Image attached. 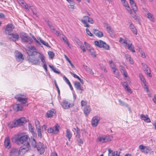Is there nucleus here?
Returning <instances> with one entry per match:
<instances>
[{
	"mask_svg": "<svg viewBox=\"0 0 156 156\" xmlns=\"http://www.w3.org/2000/svg\"><path fill=\"white\" fill-rule=\"evenodd\" d=\"M73 129L75 131V133H74L76 134V137L80 138V129L78 128L77 127H76V128H74Z\"/></svg>",
	"mask_w": 156,
	"mask_h": 156,
	"instance_id": "nucleus-27",
	"label": "nucleus"
},
{
	"mask_svg": "<svg viewBox=\"0 0 156 156\" xmlns=\"http://www.w3.org/2000/svg\"><path fill=\"white\" fill-rule=\"evenodd\" d=\"M93 31L94 34L98 37H101L103 36V34L102 32L95 29H94Z\"/></svg>",
	"mask_w": 156,
	"mask_h": 156,
	"instance_id": "nucleus-20",
	"label": "nucleus"
},
{
	"mask_svg": "<svg viewBox=\"0 0 156 156\" xmlns=\"http://www.w3.org/2000/svg\"><path fill=\"white\" fill-rule=\"evenodd\" d=\"M37 129V135L40 137L41 138H42V134H41V128H38Z\"/></svg>",
	"mask_w": 156,
	"mask_h": 156,
	"instance_id": "nucleus-43",
	"label": "nucleus"
},
{
	"mask_svg": "<svg viewBox=\"0 0 156 156\" xmlns=\"http://www.w3.org/2000/svg\"><path fill=\"white\" fill-rule=\"evenodd\" d=\"M20 37L23 42L29 44H31L32 43L33 41L32 38L26 33L21 34Z\"/></svg>",
	"mask_w": 156,
	"mask_h": 156,
	"instance_id": "nucleus-3",
	"label": "nucleus"
},
{
	"mask_svg": "<svg viewBox=\"0 0 156 156\" xmlns=\"http://www.w3.org/2000/svg\"><path fill=\"white\" fill-rule=\"evenodd\" d=\"M4 145L5 147L9 149L11 147V144L10 142V139L9 137H7L5 138L4 141Z\"/></svg>",
	"mask_w": 156,
	"mask_h": 156,
	"instance_id": "nucleus-16",
	"label": "nucleus"
},
{
	"mask_svg": "<svg viewBox=\"0 0 156 156\" xmlns=\"http://www.w3.org/2000/svg\"><path fill=\"white\" fill-rule=\"evenodd\" d=\"M71 74L75 78H76L79 80V79L80 78L78 76H77L76 74L73 73L71 72H70Z\"/></svg>",
	"mask_w": 156,
	"mask_h": 156,
	"instance_id": "nucleus-63",
	"label": "nucleus"
},
{
	"mask_svg": "<svg viewBox=\"0 0 156 156\" xmlns=\"http://www.w3.org/2000/svg\"><path fill=\"white\" fill-rule=\"evenodd\" d=\"M29 136L27 135H23L21 136H18L16 138V140L19 142L20 143L23 144L20 148V151L22 154H25L28 150L30 147V145L28 141Z\"/></svg>",
	"mask_w": 156,
	"mask_h": 156,
	"instance_id": "nucleus-1",
	"label": "nucleus"
},
{
	"mask_svg": "<svg viewBox=\"0 0 156 156\" xmlns=\"http://www.w3.org/2000/svg\"><path fill=\"white\" fill-rule=\"evenodd\" d=\"M72 136V134L69 129H67L66 130V137L70 140Z\"/></svg>",
	"mask_w": 156,
	"mask_h": 156,
	"instance_id": "nucleus-25",
	"label": "nucleus"
},
{
	"mask_svg": "<svg viewBox=\"0 0 156 156\" xmlns=\"http://www.w3.org/2000/svg\"><path fill=\"white\" fill-rule=\"evenodd\" d=\"M145 146H144L142 144H141L139 146V149L141 150H145Z\"/></svg>",
	"mask_w": 156,
	"mask_h": 156,
	"instance_id": "nucleus-62",
	"label": "nucleus"
},
{
	"mask_svg": "<svg viewBox=\"0 0 156 156\" xmlns=\"http://www.w3.org/2000/svg\"><path fill=\"white\" fill-rule=\"evenodd\" d=\"M65 58H66V60L67 61H68V62H69V63L71 65V67H72V68H75V66L73 65V64H72V62L67 57V56L66 55H65Z\"/></svg>",
	"mask_w": 156,
	"mask_h": 156,
	"instance_id": "nucleus-45",
	"label": "nucleus"
},
{
	"mask_svg": "<svg viewBox=\"0 0 156 156\" xmlns=\"http://www.w3.org/2000/svg\"><path fill=\"white\" fill-rule=\"evenodd\" d=\"M99 66L100 67V68L104 70V72H107V70L106 69L105 67L102 64H99Z\"/></svg>",
	"mask_w": 156,
	"mask_h": 156,
	"instance_id": "nucleus-50",
	"label": "nucleus"
},
{
	"mask_svg": "<svg viewBox=\"0 0 156 156\" xmlns=\"http://www.w3.org/2000/svg\"><path fill=\"white\" fill-rule=\"evenodd\" d=\"M120 71L125 77H127V73L125 69L122 66H120Z\"/></svg>",
	"mask_w": 156,
	"mask_h": 156,
	"instance_id": "nucleus-28",
	"label": "nucleus"
},
{
	"mask_svg": "<svg viewBox=\"0 0 156 156\" xmlns=\"http://www.w3.org/2000/svg\"><path fill=\"white\" fill-rule=\"evenodd\" d=\"M29 50L27 51L29 57L36 55L37 53V52L34 46H31L29 47Z\"/></svg>",
	"mask_w": 156,
	"mask_h": 156,
	"instance_id": "nucleus-6",
	"label": "nucleus"
},
{
	"mask_svg": "<svg viewBox=\"0 0 156 156\" xmlns=\"http://www.w3.org/2000/svg\"><path fill=\"white\" fill-rule=\"evenodd\" d=\"M35 124L36 129L41 128V126L40 122L37 119H36L35 120Z\"/></svg>",
	"mask_w": 156,
	"mask_h": 156,
	"instance_id": "nucleus-37",
	"label": "nucleus"
},
{
	"mask_svg": "<svg viewBox=\"0 0 156 156\" xmlns=\"http://www.w3.org/2000/svg\"><path fill=\"white\" fill-rule=\"evenodd\" d=\"M86 33L88 35H89L90 36H93V34L90 31L89 29H88V28H86Z\"/></svg>",
	"mask_w": 156,
	"mask_h": 156,
	"instance_id": "nucleus-56",
	"label": "nucleus"
},
{
	"mask_svg": "<svg viewBox=\"0 0 156 156\" xmlns=\"http://www.w3.org/2000/svg\"><path fill=\"white\" fill-rule=\"evenodd\" d=\"M84 44L87 49L90 52V55L93 57H96L95 53L93 49L86 42H85Z\"/></svg>",
	"mask_w": 156,
	"mask_h": 156,
	"instance_id": "nucleus-7",
	"label": "nucleus"
},
{
	"mask_svg": "<svg viewBox=\"0 0 156 156\" xmlns=\"http://www.w3.org/2000/svg\"><path fill=\"white\" fill-rule=\"evenodd\" d=\"M127 47V48L128 49L130 50L131 51H132L133 52H135V51L134 49V47L133 46V45H132V44H128L127 45L126 47Z\"/></svg>",
	"mask_w": 156,
	"mask_h": 156,
	"instance_id": "nucleus-29",
	"label": "nucleus"
},
{
	"mask_svg": "<svg viewBox=\"0 0 156 156\" xmlns=\"http://www.w3.org/2000/svg\"><path fill=\"white\" fill-rule=\"evenodd\" d=\"M19 95H16L15 97V98L19 102H21L22 105H23L24 106H27L28 104H27V102L28 99L27 98H21L19 96Z\"/></svg>",
	"mask_w": 156,
	"mask_h": 156,
	"instance_id": "nucleus-5",
	"label": "nucleus"
},
{
	"mask_svg": "<svg viewBox=\"0 0 156 156\" xmlns=\"http://www.w3.org/2000/svg\"><path fill=\"white\" fill-rule=\"evenodd\" d=\"M63 79L65 81V82L67 83V84H68L70 83L68 79L65 76H64L63 77Z\"/></svg>",
	"mask_w": 156,
	"mask_h": 156,
	"instance_id": "nucleus-60",
	"label": "nucleus"
},
{
	"mask_svg": "<svg viewBox=\"0 0 156 156\" xmlns=\"http://www.w3.org/2000/svg\"><path fill=\"white\" fill-rule=\"evenodd\" d=\"M87 102L83 100H82L81 102V105L82 106H84L87 104Z\"/></svg>",
	"mask_w": 156,
	"mask_h": 156,
	"instance_id": "nucleus-58",
	"label": "nucleus"
},
{
	"mask_svg": "<svg viewBox=\"0 0 156 156\" xmlns=\"http://www.w3.org/2000/svg\"><path fill=\"white\" fill-rule=\"evenodd\" d=\"M15 57L17 61L19 62L24 59L23 55L21 52L18 51H16L15 52Z\"/></svg>",
	"mask_w": 156,
	"mask_h": 156,
	"instance_id": "nucleus-13",
	"label": "nucleus"
},
{
	"mask_svg": "<svg viewBox=\"0 0 156 156\" xmlns=\"http://www.w3.org/2000/svg\"><path fill=\"white\" fill-rule=\"evenodd\" d=\"M119 42L122 44H125V46L126 48L127 45L128 44L127 42H125V40L122 38H120L119 40Z\"/></svg>",
	"mask_w": 156,
	"mask_h": 156,
	"instance_id": "nucleus-44",
	"label": "nucleus"
},
{
	"mask_svg": "<svg viewBox=\"0 0 156 156\" xmlns=\"http://www.w3.org/2000/svg\"><path fill=\"white\" fill-rule=\"evenodd\" d=\"M121 2L123 5L126 7L127 10L128 11H129L130 8L128 5L127 2L125 0H124L122 1H121Z\"/></svg>",
	"mask_w": 156,
	"mask_h": 156,
	"instance_id": "nucleus-30",
	"label": "nucleus"
},
{
	"mask_svg": "<svg viewBox=\"0 0 156 156\" xmlns=\"http://www.w3.org/2000/svg\"><path fill=\"white\" fill-rule=\"evenodd\" d=\"M74 85L76 89L78 90H81V91L80 93H81L82 91L84 90L83 87L81 86L80 83L78 81H75L74 82Z\"/></svg>",
	"mask_w": 156,
	"mask_h": 156,
	"instance_id": "nucleus-17",
	"label": "nucleus"
},
{
	"mask_svg": "<svg viewBox=\"0 0 156 156\" xmlns=\"http://www.w3.org/2000/svg\"><path fill=\"white\" fill-rule=\"evenodd\" d=\"M55 113V111L54 109H52L48 111L47 113L48 117H51L53 116Z\"/></svg>",
	"mask_w": 156,
	"mask_h": 156,
	"instance_id": "nucleus-22",
	"label": "nucleus"
},
{
	"mask_svg": "<svg viewBox=\"0 0 156 156\" xmlns=\"http://www.w3.org/2000/svg\"><path fill=\"white\" fill-rule=\"evenodd\" d=\"M31 144L33 147L34 148L37 147L36 142L35 140L34 139H31L30 140Z\"/></svg>",
	"mask_w": 156,
	"mask_h": 156,
	"instance_id": "nucleus-34",
	"label": "nucleus"
},
{
	"mask_svg": "<svg viewBox=\"0 0 156 156\" xmlns=\"http://www.w3.org/2000/svg\"><path fill=\"white\" fill-rule=\"evenodd\" d=\"M125 57L126 59L129 61L130 63L133 64V62L132 59H131V57L128 54L125 55Z\"/></svg>",
	"mask_w": 156,
	"mask_h": 156,
	"instance_id": "nucleus-38",
	"label": "nucleus"
},
{
	"mask_svg": "<svg viewBox=\"0 0 156 156\" xmlns=\"http://www.w3.org/2000/svg\"><path fill=\"white\" fill-rule=\"evenodd\" d=\"M46 22H47L48 25L49 27L52 30H55V29L53 28L51 23L48 20H46Z\"/></svg>",
	"mask_w": 156,
	"mask_h": 156,
	"instance_id": "nucleus-48",
	"label": "nucleus"
},
{
	"mask_svg": "<svg viewBox=\"0 0 156 156\" xmlns=\"http://www.w3.org/2000/svg\"><path fill=\"white\" fill-rule=\"evenodd\" d=\"M38 40H39V42H41L45 46H46L50 48V46H49L47 42H46L44 41L43 40H42L41 38H40Z\"/></svg>",
	"mask_w": 156,
	"mask_h": 156,
	"instance_id": "nucleus-33",
	"label": "nucleus"
},
{
	"mask_svg": "<svg viewBox=\"0 0 156 156\" xmlns=\"http://www.w3.org/2000/svg\"><path fill=\"white\" fill-rule=\"evenodd\" d=\"M47 132L48 133H51L54 134V129H53L52 127H49L48 129Z\"/></svg>",
	"mask_w": 156,
	"mask_h": 156,
	"instance_id": "nucleus-55",
	"label": "nucleus"
},
{
	"mask_svg": "<svg viewBox=\"0 0 156 156\" xmlns=\"http://www.w3.org/2000/svg\"><path fill=\"white\" fill-rule=\"evenodd\" d=\"M44 145L40 142L38 143L36 147L37 148L38 151L41 154H43L44 152Z\"/></svg>",
	"mask_w": 156,
	"mask_h": 156,
	"instance_id": "nucleus-10",
	"label": "nucleus"
},
{
	"mask_svg": "<svg viewBox=\"0 0 156 156\" xmlns=\"http://www.w3.org/2000/svg\"><path fill=\"white\" fill-rule=\"evenodd\" d=\"M89 17L88 16H84L83 18V19L81 20V22L83 23L84 25L85 26L87 27H89L90 25L87 23V21L89 19Z\"/></svg>",
	"mask_w": 156,
	"mask_h": 156,
	"instance_id": "nucleus-18",
	"label": "nucleus"
},
{
	"mask_svg": "<svg viewBox=\"0 0 156 156\" xmlns=\"http://www.w3.org/2000/svg\"><path fill=\"white\" fill-rule=\"evenodd\" d=\"M14 29V27L12 24H8L5 28V32L6 34L8 35L10 34L13 30Z\"/></svg>",
	"mask_w": 156,
	"mask_h": 156,
	"instance_id": "nucleus-9",
	"label": "nucleus"
},
{
	"mask_svg": "<svg viewBox=\"0 0 156 156\" xmlns=\"http://www.w3.org/2000/svg\"><path fill=\"white\" fill-rule=\"evenodd\" d=\"M75 40L76 41V43L78 44V45H80L81 43H82L81 41H80V40L77 37H76L75 39Z\"/></svg>",
	"mask_w": 156,
	"mask_h": 156,
	"instance_id": "nucleus-59",
	"label": "nucleus"
},
{
	"mask_svg": "<svg viewBox=\"0 0 156 156\" xmlns=\"http://www.w3.org/2000/svg\"><path fill=\"white\" fill-rule=\"evenodd\" d=\"M132 16L137 21H138L140 19V17L139 16L134 15V16Z\"/></svg>",
	"mask_w": 156,
	"mask_h": 156,
	"instance_id": "nucleus-64",
	"label": "nucleus"
},
{
	"mask_svg": "<svg viewBox=\"0 0 156 156\" xmlns=\"http://www.w3.org/2000/svg\"><path fill=\"white\" fill-rule=\"evenodd\" d=\"M147 18L151 21L154 22V19L153 15L150 13L149 12L147 14Z\"/></svg>",
	"mask_w": 156,
	"mask_h": 156,
	"instance_id": "nucleus-31",
	"label": "nucleus"
},
{
	"mask_svg": "<svg viewBox=\"0 0 156 156\" xmlns=\"http://www.w3.org/2000/svg\"><path fill=\"white\" fill-rule=\"evenodd\" d=\"M100 119V118L98 116L93 117L92 120V126L94 127H96Z\"/></svg>",
	"mask_w": 156,
	"mask_h": 156,
	"instance_id": "nucleus-15",
	"label": "nucleus"
},
{
	"mask_svg": "<svg viewBox=\"0 0 156 156\" xmlns=\"http://www.w3.org/2000/svg\"><path fill=\"white\" fill-rule=\"evenodd\" d=\"M144 70L146 73L149 76L151 77V71L150 69L148 68L146 69H144Z\"/></svg>",
	"mask_w": 156,
	"mask_h": 156,
	"instance_id": "nucleus-36",
	"label": "nucleus"
},
{
	"mask_svg": "<svg viewBox=\"0 0 156 156\" xmlns=\"http://www.w3.org/2000/svg\"><path fill=\"white\" fill-rule=\"evenodd\" d=\"M68 2L70 4L69 5L70 7H69V8L73 9L74 5V2L73 1L70 0Z\"/></svg>",
	"mask_w": 156,
	"mask_h": 156,
	"instance_id": "nucleus-46",
	"label": "nucleus"
},
{
	"mask_svg": "<svg viewBox=\"0 0 156 156\" xmlns=\"http://www.w3.org/2000/svg\"><path fill=\"white\" fill-rule=\"evenodd\" d=\"M108 156H114V152L110 149L109 148L108 149Z\"/></svg>",
	"mask_w": 156,
	"mask_h": 156,
	"instance_id": "nucleus-53",
	"label": "nucleus"
},
{
	"mask_svg": "<svg viewBox=\"0 0 156 156\" xmlns=\"http://www.w3.org/2000/svg\"><path fill=\"white\" fill-rule=\"evenodd\" d=\"M107 29L108 32L109 33L112 32V30L111 27L110 26L107 27Z\"/></svg>",
	"mask_w": 156,
	"mask_h": 156,
	"instance_id": "nucleus-61",
	"label": "nucleus"
},
{
	"mask_svg": "<svg viewBox=\"0 0 156 156\" xmlns=\"http://www.w3.org/2000/svg\"><path fill=\"white\" fill-rule=\"evenodd\" d=\"M13 108L14 111L17 112L21 111L23 108L21 104H16L13 105Z\"/></svg>",
	"mask_w": 156,
	"mask_h": 156,
	"instance_id": "nucleus-19",
	"label": "nucleus"
},
{
	"mask_svg": "<svg viewBox=\"0 0 156 156\" xmlns=\"http://www.w3.org/2000/svg\"><path fill=\"white\" fill-rule=\"evenodd\" d=\"M140 118L147 122H151L150 119L147 115H145L142 114L140 115Z\"/></svg>",
	"mask_w": 156,
	"mask_h": 156,
	"instance_id": "nucleus-21",
	"label": "nucleus"
},
{
	"mask_svg": "<svg viewBox=\"0 0 156 156\" xmlns=\"http://www.w3.org/2000/svg\"><path fill=\"white\" fill-rule=\"evenodd\" d=\"M94 43L95 45L99 48H103L107 50L109 49L110 47L109 45L101 40L95 41Z\"/></svg>",
	"mask_w": 156,
	"mask_h": 156,
	"instance_id": "nucleus-4",
	"label": "nucleus"
},
{
	"mask_svg": "<svg viewBox=\"0 0 156 156\" xmlns=\"http://www.w3.org/2000/svg\"><path fill=\"white\" fill-rule=\"evenodd\" d=\"M8 37L10 41H16L19 39V35L16 34L10 33L8 34Z\"/></svg>",
	"mask_w": 156,
	"mask_h": 156,
	"instance_id": "nucleus-8",
	"label": "nucleus"
},
{
	"mask_svg": "<svg viewBox=\"0 0 156 156\" xmlns=\"http://www.w3.org/2000/svg\"><path fill=\"white\" fill-rule=\"evenodd\" d=\"M61 105L64 109H67L73 107L74 106V104H69L67 101L64 100L61 103Z\"/></svg>",
	"mask_w": 156,
	"mask_h": 156,
	"instance_id": "nucleus-11",
	"label": "nucleus"
},
{
	"mask_svg": "<svg viewBox=\"0 0 156 156\" xmlns=\"http://www.w3.org/2000/svg\"><path fill=\"white\" fill-rule=\"evenodd\" d=\"M91 111V109L89 106H86L83 109L84 113L86 115L89 114Z\"/></svg>",
	"mask_w": 156,
	"mask_h": 156,
	"instance_id": "nucleus-23",
	"label": "nucleus"
},
{
	"mask_svg": "<svg viewBox=\"0 0 156 156\" xmlns=\"http://www.w3.org/2000/svg\"><path fill=\"white\" fill-rule=\"evenodd\" d=\"M131 7L132 8L134 12L135 13L137 11V7L136 6V5L135 4H133L132 5H131Z\"/></svg>",
	"mask_w": 156,
	"mask_h": 156,
	"instance_id": "nucleus-47",
	"label": "nucleus"
},
{
	"mask_svg": "<svg viewBox=\"0 0 156 156\" xmlns=\"http://www.w3.org/2000/svg\"><path fill=\"white\" fill-rule=\"evenodd\" d=\"M29 129L33 135H36V134L34 130V127L32 126V125L31 124H29Z\"/></svg>",
	"mask_w": 156,
	"mask_h": 156,
	"instance_id": "nucleus-32",
	"label": "nucleus"
},
{
	"mask_svg": "<svg viewBox=\"0 0 156 156\" xmlns=\"http://www.w3.org/2000/svg\"><path fill=\"white\" fill-rule=\"evenodd\" d=\"M129 27L130 30L132 32L135 34H136L137 33V31L134 26L132 24V23H130L129 25Z\"/></svg>",
	"mask_w": 156,
	"mask_h": 156,
	"instance_id": "nucleus-24",
	"label": "nucleus"
},
{
	"mask_svg": "<svg viewBox=\"0 0 156 156\" xmlns=\"http://www.w3.org/2000/svg\"><path fill=\"white\" fill-rule=\"evenodd\" d=\"M119 102L120 103V105L122 106H125L126 107H128V105L125 103L124 102H122L121 100H119Z\"/></svg>",
	"mask_w": 156,
	"mask_h": 156,
	"instance_id": "nucleus-54",
	"label": "nucleus"
},
{
	"mask_svg": "<svg viewBox=\"0 0 156 156\" xmlns=\"http://www.w3.org/2000/svg\"><path fill=\"white\" fill-rule=\"evenodd\" d=\"M141 81H142L143 83H146V81L144 78L143 75L141 74H140L139 75Z\"/></svg>",
	"mask_w": 156,
	"mask_h": 156,
	"instance_id": "nucleus-51",
	"label": "nucleus"
},
{
	"mask_svg": "<svg viewBox=\"0 0 156 156\" xmlns=\"http://www.w3.org/2000/svg\"><path fill=\"white\" fill-rule=\"evenodd\" d=\"M27 121V119L24 117L20 118L13 122L10 123L9 124V127L11 128L16 127L18 126L23 125Z\"/></svg>",
	"mask_w": 156,
	"mask_h": 156,
	"instance_id": "nucleus-2",
	"label": "nucleus"
},
{
	"mask_svg": "<svg viewBox=\"0 0 156 156\" xmlns=\"http://www.w3.org/2000/svg\"><path fill=\"white\" fill-rule=\"evenodd\" d=\"M106 142L111 141L113 139V136H108L105 137Z\"/></svg>",
	"mask_w": 156,
	"mask_h": 156,
	"instance_id": "nucleus-39",
	"label": "nucleus"
},
{
	"mask_svg": "<svg viewBox=\"0 0 156 156\" xmlns=\"http://www.w3.org/2000/svg\"><path fill=\"white\" fill-rule=\"evenodd\" d=\"M151 150V148L148 147H146L144 152L146 153L149 152Z\"/></svg>",
	"mask_w": 156,
	"mask_h": 156,
	"instance_id": "nucleus-52",
	"label": "nucleus"
},
{
	"mask_svg": "<svg viewBox=\"0 0 156 156\" xmlns=\"http://www.w3.org/2000/svg\"><path fill=\"white\" fill-rule=\"evenodd\" d=\"M125 83H124L122 85L125 88L126 90L127 91H128L129 92L132 93V92L131 90V89L129 88L128 86Z\"/></svg>",
	"mask_w": 156,
	"mask_h": 156,
	"instance_id": "nucleus-35",
	"label": "nucleus"
},
{
	"mask_svg": "<svg viewBox=\"0 0 156 156\" xmlns=\"http://www.w3.org/2000/svg\"><path fill=\"white\" fill-rule=\"evenodd\" d=\"M98 140L101 143H106L105 137H99L98 138Z\"/></svg>",
	"mask_w": 156,
	"mask_h": 156,
	"instance_id": "nucleus-40",
	"label": "nucleus"
},
{
	"mask_svg": "<svg viewBox=\"0 0 156 156\" xmlns=\"http://www.w3.org/2000/svg\"><path fill=\"white\" fill-rule=\"evenodd\" d=\"M62 39L63 41L66 44H67L68 46L69 45V41L67 39V38L66 37H64L62 38Z\"/></svg>",
	"mask_w": 156,
	"mask_h": 156,
	"instance_id": "nucleus-57",
	"label": "nucleus"
},
{
	"mask_svg": "<svg viewBox=\"0 0 156 156\" xmlns=\"http://www.w3.org/2000/svg\"><path fill=\"white\" fill-rule=\"evenodd\" d=\"M29 62H31L33 64L38 65L40 63L39 59L37 58H33L29 56L27 58Z\"/></svg>",
	"mask_w": 156,
	"mask_h": 156,
	"instance_id": "nucleus-12",
	"label": "nucleus"
},
{
	"mask_svg": "<svg viewBox=\"0 0 156 156\" xmlns=\"http://www.w3.org/2000/svg\"><path fill=\"white\" fill-rule=\"evenodd\" d=\"M60 126L56 124L53 127V129H54V134H57L59 132Z\"/></svg>",
	"mask_w": 156,
	"mask_h": 156,
	"instance_id": "nucleus-26",
	"label": "nucleus"
},
{
	"mask_svg": "<svg viewBox=\"0 0 156 156\" xmlns=\"http://www.w3.org/2000/svg\"><path fill=\"white\" fill-rule=\"evenodd\" d=\"M39 58L41 59V62L44 64L45 63V61L44 59V56L40 54L39 56Z\"/></svg>",
	"mask_w": 156,
	"mask_h": 156,
	"instance_id": "nucleus-49",
	"label": "nucleus"
},
{
	"mask_svg": "<svg viewBox=\"0 0 156 156\" xmlns=\"http://www.w3.org/2000/svg\"><path fill=\"white\" fill-rule=\"evenodd\" d=\"M78 45L79 46L80 48L83 52H86V50L85 49V47L82 43H81L80 45Z\"/></svg>",
	"mask_w": 156,
	"mask_h": 156,
	"instance_id": "nucleus-42",
	"label": "nucleus"
},
{
	"mask_svg": "<svg viewBox=\"0 0 156 156\" xmlns=\"http://www.w3.org/2000/svg\"><path fill=\"white\" fill-rule=\"evenodd\" d=\"M48 55L49 56V58L53 59L55 56L54 53L52 51H49L48 53Z\"/></svg>",
	"mask_w": 156,
	"mask_h": 156,
	"instance_id": "nucleus-41",
	"label": "nucleus"
},
{
	"mask_svg": "<svg viewBox=\"0 0 156 156\" xmlns=\"http://www.w3.org/2000/svg\"><path fill=\"white\" fill-rule=\"evenodd\" d=\"M20 151L18 152L17 149L15 148H12L9 152V156H18L20 154ZM21 152H20L21 153Z\"/></svg>",
	"mask_w": 156,
	"mask_h": 156,
	"instance_id": "nucleus-14",
	"label": "nucleus"
}]
</instances>
